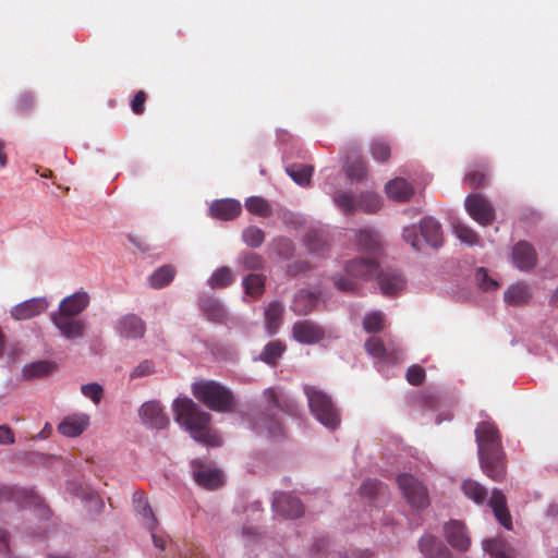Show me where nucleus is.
<instances>
[{
	"instance_id": "nucleus-32",
	"label": "nucleus",
	"mask_w": 558,
	"mask_h": 558,
	"mask_svg": "<svg viewBox=\"0 0 558 558\" xmlns=\"http://www.w3.org/2000/svg\"><path fill=\"white\" fill-rule=\"evenodd\" d=\"M532 294L529 286L523 282H518L508 288L505 292L504 300L508 305L522 306L529 303Z\"/></svg>"
},
{
	"instance_id": "nucleus-7",
	"label": "nucleus",
	"mask_w": 558,
	"mask_h": 558,
	"mask_svg": "<svg viewBox=\"0 0 558 558\" xmlns=\"http://www.w3.org/2000/svg\"><path fill=\"white\" fill-rule=\"evenodd\" d=\"M191 466L193 478L201 487L214 490L222 486V472L210 463L204 462L202 460H193Z\"/></svg>"
},
{
	"instance_id": "nucleus-18",
	"label": "nucleus",
	"mask_w": 558,
	"mask_h": 558,
	"mask_svg": "<svg viewBox=\"0 0 558 558\" xmlns=\"http://www.w3.org/2000/svg\"><path fill=\"white\" fill-rule=\"evenodd\" d=\"M536 252L534 247L521 241L517 243L512 251V260L520 270H530L536 265Z\"/></svg>"
},
{
	"instance_id": "nucleus-28",
	"label": "nucleus",
	"mask_w": 558,
	"mask_h": 558,
	"mask_svg": "<svg viewBox=\"0 0 558 558\" xmlns=\"http://www.w3.org/2000/svg\"><path fill=\"white\" fill-rule=\"evenodd\" d=\"M420 229L422 236L430 246L437 248L442 245L441 226L437 220L425 217L421 221Z\"/></svg>"
},
{
	"instance_id": "nucleus-1",
	"label": "nucleus",
	"mask_w": 558,
	"mask_h": 558,
	"mask_svg": "<svg viewBox=\"0 0 558 558\" xmlns=\"http://www.w3.org/2000/svg\"><path fill=\"white\" fill-rule=\"evenodd\" d=\"M474 433L482 471L494 482H502L507 475V462L497 426L493 422H482Z\"/></svg>"
},
{
	"instance_id": "nucleus-53",
	"label": "nucleus",
	"mask_w": 558,
	"mask_h": 558,
	"mask_svg": "<svg viewBox=\"0 0 558 558\" xmlns=\"http://www.w3.org/2000/svg\"><path fill=\"white\" fill-rule=\"evenodd\" d=\"M407 380L413 386H420L425 380V369L420 365H412L407 371Z\"/></svg>"
},
{
	"instance_id": "nucleus-21",
	"label": "nucleus",
	"mask_w": 558,
	"mask_h": 558,
	"mask_svg": "<svg viewBox=\"0 0 558 558\" xmlns=\"http://www.w3.org/2000/svg\"><path fill=\"white\" fill-rule=\"evenodd\" d=\"M133 508L148 530H156L158 520L143 492H135L133 494Z\"/></svg>"
},
{
	"instance_id": "nucleus-16",
	"label": "nucleus",
	"mask_w": 558,
	"mask_h": 558,
	"mask_svg": "<svg viewBox=\"0 0 558 558\" xmlns=\"http://www.w3.org/2000/svg\"><path fill=\"white\" fill-rule=\"evenodd\" d=\"M272 508L278 514L289 519L299 518L304 512L300 499L286 493H280L275 496Z\"/></svg>"
},
{
	"instance_id": "nucleus-9",
	"label": "nucleus",
	"mask_w": 558,
	"mask_h": 558,
	"mask_svg": "<svg viewBox=\"0 0 558 558\" xmlns=\"http://www.w3.org/2000/svg\"><path fill=\"white\" fill-rule=\"evenodd\" d=\"M292 337L300 343L315 344L325 338V330L317 323L303 319L293 324Z\"/></svg>"
},
{
	"instance_id": "nucleus-23",
	"label": "nucleus",
	"mask_w": 558,
	"mask_h": 558,
	"mask_svg": "<svg viewBox=\"0 0 558 558\" xmlns=\"http://www.w3.org/2000/svg\"><path fill=\"white\" fill-rule=\"evenodd\" d=\"M242 211L240 202L235 199L215 201L210 206V215L220 220H232Z\"/></svg>"
},
{
	"instance_id": "nucleus-29",
	"label": "nucleus",
	"mask_w": 558,
	"mask_h": 558,
	"mask_svg": "<svg viewBox=\"0 0 558 558\" xmlns=\"http://www.w3.org/2000/svg\"><path fill=\"white\" fill-rule=\"evenodd\" d=\"M265 326L269 335H275L282 323L283 305L279 301H271L265 307Z\"/></svg>"
},
{
	"instance_id": "nucleus-12",
	"label": "nucleus",
	"mask_w": 558,
	"mask_h": 558,
	"mask_svg": "<svg viewBox=\"0 0 558 558\" xmlns=\"http://www.w3.org/2000/svg\"><path fill=\"white\" fill-rule=\"evenodd\" d=\"M142 422L153 428L162 429L169 424V418L158 401L145 402L138 410Z\"/></svg>"
},
{
	"instance_id": "nucleus-34",
	"label": "nucleus",
	"mask_w": 558,
	"mask_h": 558,
	"mask_svg": "<svg viewBox=\"0 0 558 558\" xmlns=\"http://www.w3.org/2000/svg\"><path fill=\"white\" fill-rule=\"evenodd\" d=\"M286 171L299 185H307L311 182L314 168L308 165L292 163L286 168Z\"/></svg>"
},
{
	"instance_id": "nucleus-33",
	"label": "nucleus",
	"mask_w": 558,
	"mask_h": 558,
	"mask_svg": "<svg viewBox=\"0 0 558 558\" xmlns=\"http://www.w3.org/2000/svg\"><path fill=\"white\" fill-rule=\"evenodd\" d=\"M333 202L345 216H351L359 209V196H355L351 192H339L335 194Z\"/></svg>"
},
{
	"instance_id": "nucleus-59",
	"label": "nucleus",
	"mask_w": 558,
	"mask_h": 558,
	"mask_svg": "<svg viewBox=\"0 0 558 558\" xmlns=\"http://www.w3.org/2000/svg\"><path fill=\"white\" fill-rule=\"evenodd\" d=\"M34 105V98L31 94H23L16 101V109L21 113L27 112Z\"/></svg>"
},
{
	"instance_id": "nucleus-10",
	"label": "nucleus",
	"mask_w": 558,
	"mask_h": 558,
	"mask_svg": "<svg viewBox=\"0 0 558 558\" xmlns=\"http://www.w3.org/2000/svg\"><path fill=\"white\" fill-rule=\"evenodd\" d=\"M366 352L375 359L387 363H397L402 359V350L395 345H385L381 338L373 336L366 340Z\"/></svg>"
},
{
	"instance_id": "nucleus-47",
	"label": "nucleus",
	"mask_w": 558,
	"mask_h": 558,
	"mask_svg": "<svg viewBox=\"0 0 558 558\" xmlns=\"http://www.w3.org/2000/svg\"><path fill=\"white\" fill-rule=\"evenodd\" d=\"M371 153L375 160L385 162L390 158V145L383 140H376L371 145Z\"/></svg>"
},
{
	"instance_id": "nucleus-30",
	"label": "nucleus",
	"mask_w": 558,
	"mask_h": 558,
	"mask_svg": "<svg viewBox=\"0 0 558 558\" xmlns=\"http://www.w3.org/2000/svg\"><path fill=\"white\" fill-rule=\"evenodd\" d=\"M318 302V294L307 290H300L295 294L291 308L298 315H307Z\"/></svg>"
},
{
	"instance_id": "nucleus-19",
	"label": "nucleus",
	"mask_w": 558,
	"mask_h": 558,
	"mask_svg": "<svg viewBox=\"0 0 558 558\" xmlns=\"http://www.w3.org/2000/svg\"><path fill=\"white\" fill-rule=\"evenodd\" d=\"M445 534L448 543L458 550L464 551L471 544L464 524L459 521H451L446 524Z\"/></svg>"
},
{
	"instance_id": "nucleus-11",
	"label": "nucleus",
	"mask_w": 558,
	"mask_h": 558,
	"mask_svg": "<svg viewBox=\"0 0 558 558\" xmlns=\"http://www.w3.org/2000/svg\"><path fill=\"white\" fill-rule=\"evenodd\" d=\"M50 319L68 340L80 339L85 336L86 323L82 319L53 314L50 315Z\"/></svg>"
},
{
	"instance_id": "nucleus-22",
	"label": "nucleus",
	"mask_w": 558,
	"mask_h": 558,
	"mask_svg": "<svg viewBox=\"0 0 558 558\" xmlns=\"http://www.w3.org/2000/svg\"><path fill=\"white\" fill-rule=\"evenodd\" d=\"M488 505L493 509L497 521L507 530H511L512 520L507 508L506 497L502 492L497 488L493 489Z\"/></svg>"
},
{
	"instance_id": "nucleus-24",
	"label": "nucleus",
	"mask_w": 558,
	"mask_h": 558,
	"mask_svg": "<svg viewBox=\"0 0 558 558\" xmlns=\"http://www.w3.org/2000/svg\"><path fill=\"white\" fill-rule=\"evenodd\" d=\"M385 191L389 198L399 203L408 202L414 193V189L411 183L403 178L390 180L386 184Z\"/></svg>"
},
{
	"instance_id": "nucleus-25",
	"label": "nucleus",
	"mask_w": 558,
	"mask_h": 558,
	"mask_svg": "<svg viewBox=\"0 0 558 558\" xmlns=\"http://www.w3.org/2000/svg\"><path fill=\"white\" fill-rule=\"evenodd\" d=\"M418 547L427 558H451L450 550L433 535L423 536L418 542Z\"/></svg>"
},
{
	"instance_id": "nucleus-35",
	"label": "nucleus",
	"mask_w": 558,
	"mask_h": 558,
	"mask_svg": "<svg viewBox=\"0 0 558 558\" xmlns=\"http://www.w3.org/2000/svg\"><path fill=\"white\" fill-rule=\"evenodd\" d=\"M484 549L492 558H513L514 550L502 539H487Z\"/></svg>"
},
{
	"instance_id": "nucleus-14",
	"label": "nucleus",
	"mask_w": 558,
	"mask_h": 558,
	"mask_svg": "<svg viewBox=\"0 0 558 558\" xmlns=\"http://www.w3.org/2000/svg\"><path fill=\"white\" fill-rule=\"evenodd\" d=\"M48 306L46 298H33L12 307L10 314L15 320H26L40 315Z\"/></svg>"
},
{
	"instance_id": "nucleus-48",
	"label": "nucleus",
	"mask_w": 558,
	"mask_h": 558,
	"mask_svg": "<svg viewBox=\"0 0 558 558\" xmlns=\"http://www.w3.org/2000/svg\"><path fill=\"white\" fill-rule=\"evenodd\" d=\"M453 230H454L456 235L462 242H464L469 245L477 244L478 236L470 227L458 222V223L453 225Z\"/></svg>"
},
{
	"instance_id": "nucleus-6",
	"label": "nucleus",
	"mask_w": 558,
	"mask_h": 558,
	"mask_svg": "<svg viewBox=\"0 0 558 558\" xmlns=\"http://www.w3.org/2000/svg\"><path fill=\"white\" fill-rule=\"evenodd\" d=\"M399 488L407 501L416 509L426 508L429 497L426 486L411 474H401L397 477Z\"/></svg>"
},
{
	"instance_id": "nucleus-49",
	"label": "nucleus",
	"mask_w": 558,
	"mask_h": 558,
	"mask_svg": "<svg viewBox=\"0 0 558 558\" xmlns=\"http://www.w3.org/2000/svg\"><path fill=\"white\" fill-rule=\"evenodd\" d=\"M240 263L243 265L245 269L248 270H259L264 266V259L257 253H244L240 257Z\"/></svg>"
},
{
	"instance_id": "nucleus-5",
	"label": "nucleus",
	"mask_w": 558,
	"mask_h": 558,
	"mask_svg": "<svg viewBox=\"0 0 558 558\" xmlns=\"http://www.w3.org/2000/svg\"><path fill=\"white\" fill-rule=\"evenodd\" d=\"M265 397L268 407L264 413L254 422V427L258 433H267L270 437L282 435V424L278 417V412H286L287 408L279 399L277 391L274 388L265 390Z\"/></svg>"
},
{
	"instance_id": "nucleus-64",
	"label": "nucleus",
	"mask_w": 558,
	"mask_h": 558,
	"mask_svg": "<svg viewBox=\"0 0 558 558\" xmlns=\"http://www.w3.org/2000/svg\"><path fill=\"white\" fill-rule=\"evenodd\" d=\"M23 494L25 495L26 497V501L25 504L26 505H29V506H39L40 502H41V499L39 496H37L36 494H34L33 492H23Z\"/></svg>"
},
{
	"instance_id": "nucleus-60",
	"label": "nucleus",
	"mask_w": 558,
	"mask_h": 558,
	"mask_svg": "<svg viewBox=\"0 0 558 558\" xmlns=\"http://www.w3.org/2000/svg\"><path fill=\"white\" fill-rule=\"evenodd\" d=\"M14 442V434L8 425H0V444L9 445Z\"/></svg>"
},
{
	"instance_id": "nucleus-62",
	"label": "nucleus",
	"mask_w": 558,
	"mask_h": 558,
	"mask_svg": "<svg viewBox=\"0 0 558 558\" xmlns=\"http://www.w3.org/2000/svg\"><path fill=\"white\" fill-rule=\"evenodd\" d=\"M150 531H151V539H153L154 545L157 548H159L160 550H165L167 547V539L163 536L155 533V530H150Z\"/></svg>"
},
{
	"instance_id": "nucleus-50",
	"label": "nucleus",
	"mask_w": 558,
	"mask_h": 558,
	"mask_svg": "<svg viewBox=\"0 0 558 558\" xmlns=\"http://www.w3.org/2000/svg\"><path fill=\"white\" fill-rule=\"evenodd\" d=\"M347 177L351 180L362 181L366 177V165L362 159H357L347 167Z\"/></svg>"
},
{
	"instance_id": "nucleus-40",
	"label": "nucleus",
	"mask_w": 558,
	"mask_h": 558,
	"mask_svg": "<svg viewBox=\"0 0 558 558\" xmlns=\"http://www.w3.org/2000/svg\"><path fill=\"white\" fill-rule=\"evenodd\" d=\"M174 274L175 270L172 266H161L150 276V286L156 289L168 286L173 280Z\"/></svg>"
},
{
	"instance_id": "nucleus-13",
	"label": "nucleus",
	"mask_w": 558,
	"mask_h": 558,
	"mask_svg": "<svg viewBox=\"0 0 558 558\" xmlns=\"http://www.w3.org/2000/svg\"><path fill=\"white\" fill-rule=\"evenodd\" d=\"M379 268L376 256L360 257L349 260L345 264V271L349 276L357 279L368 280L373 278Z\"/></svg>"
},
{
	"instance_id": "nucleus-44",
	"label": "nucleus",
	"mask_w": 558,
	"mask_h": 558,
	"mask_svg": "<svg viewBox=\"0 0 558 558\" xmlns=\"http://www.w3.org/2000/svg\"><path fill=\"white\" fill-rule=\"evenodd\" d=\"M233 281L231 269L227 266L218 268L208 279L211 288H226Z\"/></svg>"
},
{
	"instance_id": "nucleus-45",
	"label": "nucleus",
	"mask_w": 558,
	"mask_h": 558,
	"mask_svg": "<svg viewBox=\"0 0 558 558\" xmlns=\"http://www.w3.org/2000/svg\"><path fill=\"white\" fill-rule=\"evenodd\" d=\"M242 239L251 247H259L265 241V233L255 226H250L242 232Z\"/></svg>"
},
{
	"instance_id": "nucleus-54",
	"label": "nucleus",
	"mask_w": 558,
	"mask_h": 558,
	"mask_svg": "<svg viewBox=\"0 0 558 558\" xmlns=\"http://www.w3.org/2000/svg\"><path fill=\"white\" fill-rule=\"evenodd\" d=\"M361 494L372 497L384 490V484L377 480H366L360 487Z\"/></svg>"
},
{
	"instance_id": "nucleus-46",
	"label": "nucleus",
	"mask_w": 558,
	"mask_h": 558,
	"mask_svg": "<svg viewBox=\"0 0 558 558\" xmlns=\"http://www.w3.org/2000/svg\"><path fill=\"white\" fill-rule=\"evenodd\" d=\"M306 244L310 251L319 254L327 246V241L322 231L311 230L306 234Z\"/></svg>"
},
{
	"instance_id": "nucleus-3",
	"label": "nucleus",
	"mask_w": 558,
	"mask_h": 558,
	"mask_svg": "<svg viewBox=\"0 0 558 558\" xmlns=\"http://www.w3.org/2000/svg\"><path fill=\"white\" fill-rule=\"evenodd\" d=\"M193 396L208 409L228 412L235 407L233 393L215 380H201L192 386Z\"/></svg>"
},
{
	"instance_id": "nucleus-55",
	"label": "nucleus",
	"mask_w": 558,
	"mask_h": 558,
	"mask_svg": "<svg viewBox=\"0 0 558 558\" xmlns=\"http://www.w3.org/2000/svg\"><path fill=\"white\" fill-rule=\"evenodd\" d=\"M464 181L473 187H478L481 185H484L487 181V174L484 171L480 170H472L469 171L465 177Z\"/></svg>"
},
{
	"instance_id": "nucleus-15",
	"label": "nucleus",
	"mask_w": 558,
	"mask_h": 558,
	"mask_svg": "<svg viewBox=\"0 0 558 558\" xmlns=\"http://www.w3.org/2000/svg\"><path fill=\"white\" fill-rule=\"evenodd\" d=\"M89 304V295L87 292L78 291L64 298L60 304L59 310L53 315H61L76 318Z\"/></svg>"
},
{
	"instance_id": "nucleus-4",
	"label": "nucleus",
	"mask_w": 558,
	"mask_h": 558,
	"mask_svg": "<svg viewBox=\"0 0 558 558\" xmlns=\"http://www.w3.org/2000/svg\"><path fill=\"white\" fill-rule=\"evenodd\" d=\"M304 392L315 417L326 427L336 428L340 424V415L331 398L314 386H305Z\"/></svg>"
},
{
	"instance_id": "nucleus-58",
	"label": "nucleus",
	"mask_w": 558,
	"mask_h": 558,
	"mask_svg": "<svg viewBox=\"0 0 558 558\" xmlns=\"http://www.w3.org/2000/svg\"><path fill=\"white\" fill-rule=\"evenodd\" d=\"M154 373V364L153 362L146 360L141 362L131 373L132 378L147 376Z\"/></svg>"
},
{
	"instance_id": "nucleus-41",
	"label": "nucleus",
	"mask_w": 558,
	"mask_h": 558,
	"mask_svg": "<svg viewBox=\"0 0 558 558\" xmlns=\"http://www.w3.org/2000/svg\"><path fill=\"white\" fill-rule=\"evenodd\" d=\"M266 278L263 275L251 274L243 280L245 293L257 298L264 293Z\"/></svg>"
},
{
	"instance_id": "nucleus-42",
	"label": "nucleus",
	"mask_w": 558,
	"mask_h": 558,
	"mask_svg": "<svg viewBox=\"0 0 558 558\" xmlns=\"http://www.w3.org/2000/svg\"><path fill=\"white\" fill-rule=\"evenodd\" d=\"M380 207L381 199L377 194L366 192L359 195V209L367 214H374L379 210Z\"/></svg>"
},
{
	"instance_id": "nucleus-51",
	"label": "nucleus",
	"mask_w": 558,
	"mask_h": 558,
	"mask_svg": "<svg viewBox=\"0 0 558 558\" xmlns=\"http://www.w3.org/2000/svg\"><path fill=\"white\" fill-rule=\"evenodd\" d=\"M81 391L86 398L90 399L95 404L100 403L104 396V389L97 383H89L83 385L81 387Z\"/></svg>"
},
{
	"instance_id": "nucleus-43",
	"label": "nucleus",
	"mask_w": 558,
	"mask_h": 558,
	"mask_svg": "<svg viewBox=\"0 0 558 558\" xmlns=\"http://www.w3.org/2000/svg\"><path fill=\"white\" fill-rule=\"evenodd\" d=\"M363 328L366 332H379L385 328V317L379 311L368 313L363 319Z\"/></svg>"
},
{
	"instance_id": "nucleus-52",
	"label": "nucleus",
	"mask_w": 558,
	"mask_h": 558,
	"mask_svg": "<svg viewBox=\"0 0 558 558\" xmlns=\"http://www.w3.org/2000/svg\"><path fill=\"white\" fill-rule=\"evenodd\" d=\"M476 281L484 291H492L498 288V282L488 276L485 268H478L476 271Z\"/></svg>"
},
{
	"instance_id": "nucleus-36",
	"label": "nucleus",
	"mask_w": 558,
	"mask_h": 558,
	"mask_svg": "<svg viewBox=\"0 0 558 558\" xmlns=\"http://www.w3.org/2000/svg\"><path fill=\"white\" fill-rule=\"evenodd\" d=\"M54 369V364L48 361H37L27 364L23 367V377L25 379H33L47 376Z\"/></svg>"
},
{
	"instance_id": "nucleus-63",
	"label": "nucleus",
	"mask_w": 558,
	"mask_h": 558,
	"mask_svg": "<svg viewBox=\"0 0 558 558\" xmlns=\"http://www.w3.org/2000/svg\"><path fill=\"white\" fill-rule=\"evenodd\" d=\"M9 550V534L5 530L0 529V553Z\"/></svg>"
},
{
	"instance_id": "nucleus-37",
	"label": "nucleus",
	"mask_w": 558,
	"mask_h": 558,
	"mask_svg": "<svg viewBox=\"0 0 558 558\" xmlns=\"http://www.w3.org/2000/svg\"><path fill=\"white\" fill-rule=\"evenodd\" d=\"M463 494L475 504L482 505L487 499V489L478 482L466 480L462 484Z\"/></svg>"
},
{
	"instance_id": "nucleus-2",
	"label": "nucleus",
	"mask_w": 558,
	"mask_h": 558,
	"mask_svg": "<svg viewBox=\"0 0 558 558\" xmlns=\"http://www.w3.org/2000/svg\"><path fill=\"white\" fill-rule=\"evenodd\" d=\"M175 422L187 430L197 442L209 447L222 444L219 434L211 428V415L187 397H179L172 403Z\"/></svg>"
},
{
	"instance_id": "nucleus-31",
	"label": "nucleus",
	"mask_w": 558,
	"mask_h": 558,
	"mask_svg": "<svg viewBox=\"0 0 558 558\" xmlns=\"http://www.w3.org/2000/svg\"><path fill=\"white\" fill-rule=\"evenodd\" d=\"M357 245L361 251L378 257L380 253L379 235L372 230H357L355 232Z\"/></svg>"
},
{
	"instance_id": "nucleus-8",
	"label": "nucleus",
	"mask_w": 558,
	"mask_h": 558,
	"mask_svg": "<svg viewBox=\"0 0 558 558\" xmlns=\"http://www.w3.org/2000/svg\"><path fill=\"white\" fill-rule=\"evenodd\" d=\"M464 206L472 219L481 226H488L495 220V208L489 201L481 194L468 195L464 201Z\"/></svg>"
},
{
	"instance_id": "nucleus-27",
	"label": "nucleus",
	"mask_w": 558,
	"mask_h": 558,
	"mask_svg": "<svg viewBox=\"0 0 558 558\" xmlns=\"http://www.w3.org/2000/svg\"><path fill=\"white\" fill-rule=\"evenodd\" d=\"M203 314L213 323L223 324L227 320V312L222 304L213 296H203L199 300Z\"/></svg>"
},
{
	"instance_id": "nucleus-17",
	"label": "nucleus",
	"mask_w": 558,
	"mask_h": 558,
	"mask_svg": "<svg viewBox=\"0 0 558 558\" xmlns=\"http://www.w3.org/2000/svg\"><path fill=\"white\" fill-rule=\"evenodd\" d=\"M118 333L126 339H140L145 333V323L134 314H128L117 322Z\"/></svg>"
},
{
	"instance_id": "nucleus-20",
	"label": "nucleus",
	"mask_w": 558,
	"mask_h": 558,
	"mask_svg": "<svg viewBox=\"0 0 558 558\" xmlns=\"http://www.w3.org/2000/svg\"><path fill=\"white\" fill-rule=\"evenodd\" d=\"M89 425L87 414H71L65 416L58 425V432L66 437L80 436Z\"/></svg>"
},
{
	"instance_id": "nucleus-38",
	"label": "nucleus",
	"mask_w": 558,
	"mask_h": 558,
	"mask_svg": "<svg viewBox=\"0 0 558 558\" xmlns=\"http://www.w3.org/2000/svg\"><path fill=\"white\" fill-rule=\"evenodd\" d=\"M245 208L253 215L268 218L272 214V209L267 199L260 196H251L245 201Z\"/></svg>"
},
{
	"instance_id": "nucleus-61",
	"label": "nucleus",
	"mask_w": 558,
	"mask_h": 558,
	"mask_svg": "<svg viewBox=\"0 0 558 558\" xmlns=\"http://www.w3.org/2000/svg\"><path fill=\"white\" fill-rule=\"evenodd\" d=\"M336 287L344 292L353 291L356 288V283L352 279L339 278L335 280Z\"/></svg>"
},
{
	"instance_id": "nucleus-26",
	"label": "nucleus",
	"mask_w": 558,
	"mask_h": 558,
	"mask_svg": "<svg viewBox=\"0 0 558 558\" xmlns=\"http://www.w3.org/2000/svg\"><path fill=\"white\" fill-rule=\"evenodd\" d=\"M378 283L383 294L393 296L404 289L405 280L397 271H385L378 276Z\"/></svg>"
},
{
	"instance_id": "nucleus-57",
	"label": "nucleus",
	"mask_w": 558,
	"mask_h": 558,
	"mask_svg": "<svg viewBox=\"0 0 558 558\" xmlns=\"http://www.w3.org/2000/svg\"><path fill=\"white\" fill-rule=\"evenodd\" d=\"M147 95L144 90H138L132 101H131V108L132 111L135 114H143L145 111V102H146Z\"/></svg>"
},
{
	"instance_id": "nucleus-39",
	"label": "nucleus",
	"mask_w": 558,
	"mask_h": 558,
	"mask_svg": "<svg viewBox=\"0 0 558 558\" xmlns=\"http://www.w3.org/2000/svg\"><path fill=\"white\" fill-rule=\"evenodd\" d=\"M286 350V345L280 341H270L263 349L259 361L269 365H276Z\"/></svg>"
},
{
	"instance_id": "nucleus-56",
	"label": "nucleus",
	"mask_w": 558,
	"mask_h": 558,
	"mask_svg": "<svg viewBox=\"0 0 558 558\" xmlns=\"http://www.w3.org/2000/svg\"><path fill=\"white\" fill-rule=\"evenodd\" d=\"M404 241L411 244L415 250H420V236L415 226L405 227L402 232Z\"/></svg>"
}]
</instances>
